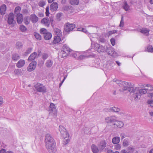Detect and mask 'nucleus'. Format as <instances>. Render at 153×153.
I'll return each mask as SVG.
<instances>
[{
	"label": "nucleus",
	"mask_w": 153,
	"mask_h": 153,
	"mask_svg": "<svg viewBox=\"0 0 153 153\" xmlns=\"http://www.w3.org/2000/svg\"><path fill=\"white\" fill-rule=\"evenodd\" d=\"M146 86L148 87V88H141L140 89L139 87H135L134 89L132 92L131 93L133 97L135 100H138L140 99L141 95L146 94L147 91H152L153 90V86L147 84Z\"/></svg>",
	"instance_id": "1"
},
{
	"label": "nucleus",
	"mask_w": 153,
	"mask_h": 153,
	"mask_svg": "<svg viewBox=\"0 0 153 153\" xmlns=\"http://www.w3.org/2000/svg\"><path fill=\"white\" fill-rule=\"evenodd\" d=\"M45 142L46 148L50 153H55L56 149L53 138L49 134L45 135Z\"/></svg>",
	"instance_id": "2"
},
{
	"label": "nucleus",
	"mask_w": 153,
	"mask_h": 153,
	"mask_svg": "<svg viewBox=\"0 0 153 153\" xmlns=\"http://www.w3.org/2000/svg\"><path fill=\"white\" fill-rule=\"evenodd\" d=\"M117 117L114 116L108 117L105 118V122L108 123H112L114 127L120 128L124 126L121 121L117 120Z\"/></svg>",
	"instance_id": "3"
},
{
	"label": "nucleus",
	"mask_w": 153,
	"mask_h": 153,
	"mask_svg": "<svg viewBox=\"0 0 153 153\" xmlns=\"http://www.w3.org/2000/svg\"><path fill=\"white\" fill-rule=\"evenodd\" d=\"M71 49L66 44H64L62 47V50L60 53V56L61 57L64 58L66 57L69 55H70Z\"/></svg>",
	"instance_id": "4"
},
{
	"label": "nucleus",
	"mask_w": 153,
	"mask_h": 153,
	"mask_svg": "<svg viewBox=\"0 0 153 153\" xmlns=\"http://www.w3.org/2000/svg\"><path fill=\"white\" fill-rule=\"evenodd\" d=\"M116 82L118 85L122 88V91L126 90L129 87L128 83L127 82H123L120 80H117Z\"/></svg>",
	"instance_id": "5"
},
{
	"label": "nucleus",
	"mask_w": 153,
	"mask_h": 153,
	"mask_svg": "<svg viewBox=\"0 0 153 153\" xmlns=\"http://www.w3.org/2000/svg\"><path fill=\"white\" fill-rule=\"evenodd\" d=\"M34 88L38 92L42 93H45L46 92V89L45 87L43 85L39 83H37L35 85Z\"/></svg>",
	"instance_id": "6"
},
{
	"label": "nucleus",
	"mask_w": 153,
	"mask_h": 153,
	"mask_svg": "<svg viewBox=\"0 0 153 153\" xmlns=\"http://www.w3.org/2000/svg\"><path fill=\"white\" fill-rule=\"evenodd\" d=\"M49 111V114L53 117H56L57 114V111L55 104L51 103H50Z\"/></svg>",
	"instance_id": "7"
},
{
	"label": "nucleus",
	"mask_w": 153,
	"mask_h": 153,
	"mask_svg": "<svg viewBox=\"0 0 153 153\" xmlns=\"http://www.w3.org/2000/svg\"><path fill=\"white\" fill-rule=\"evenodd\" d=\"M75 27L74 24L67 23L65 26L64 30L66 32H70L72 31Z\"/></svg>",
	"instance_id": "8"
},
{
	"label": "nucleus",
	"mask_w": 153,
	"mask_h": 153,
	"mask_svg": "<svg viewBox=\"0 0 153 153\" xmlns=\"http://www.w3.org/2000/svg\"><path fill=\"white\" fill-rule=\"evenodd\" d=\"M94 45V49L98 52L100 53L103 52L105 51V47H103L97 43H95Z\"/></svg>",
	"instance_id": "9"
},
{
	"label": "nucleus",
	"mask_w": 153,
	"mask_h": 153,
	"mask_svg": "<svg viewBox=\"0 0 153 153\" xmlns=\"http://www.w3.org/2000/svg\"><path fill=\"white\" fill-rule=\"evenodd\" d=\"M106 52L108 55L115 57L117 56V53L114 51V49L111 47L107 48L106 49Z\"/></svg>",
	"instance_id": "10"
},
{
	"label": "nucleus",
	"mask_w": 153,
	"mask_h": 153,
	"mask_svg": "<svg viewBox=\"0 0 153 153\" xmlns=\"http://www.w3.org/2000/svg\"><path fill=\"white\" fill-rule=\"evenodd\" d=\"M36 65V62L35 61H32L28 66L27 68V71L29 72L33 71L35 69Z\"/></svg>",
	"instance_id": "11"
},
{
	"label": "nucleus",
	"mask_w": 153,
	"mask_h": 153,
	"mask_svg": "<svg viewBox=\"0 0 153 153\" xmlns=\"http://www.w3.org/2000/svg\"><path fill=\"white\" fill-rule=\"evenodd\" d=\"M59 130L63 137H67L69 135L65 128L63 126H59Z\"/></svg>",
	"instance_id": "12"
},
{
	"label": "nucleus",
	"mask_w": 153,
	"mask_h": 153,
	"mask_svg": "<svg viewBox=\"0 0 153 153\" xmlns=\"http://www.w3.org/2000/svg\"><path fill=\"white\" fill-rule=\"evenodd\" d=\"M14 16L13 13H10L8 16V23L9 25L13 24L15 23L14 21Z\"/></svg>",
	"instance_id": "13"
},
{
	"label": "nucleus",
	"mask_w": 153,
	"mask_h": 153,
	"mask_svg": "<svg viewBox=\"0 0 153 153\" xmlns=\"http://www.w3.org/2000/svg\"><path fill=\"white\" fill-rule=\"evenodd\" d=\"M41 23L45 26L48 27L49 26L50 22L48 18H45L42 20Z\"/></svg>",
	"instance_id": "14"
},
{
	"label": "nucleus",
	"mask_w": 153,
	"mask_h": 153,
	"mask_svg": "<svg viewBox=\"0 0 153 153\" xmlns=\"http://www.w3.org/2000/svg\"><path fill=\"white\" fill-rule=\"evenodd\" d=\"M29 19L33 23H36L38 21V17L35 14H32L30 15Z\"/></svg>",
	"instance_id": "15"
},
{
	"label": "nucleus",
	"mask_w": 153,
	"mask_h": 153,
	"mask_svg": "<svg viewBox=\"0 0 153 153\" xmlns=\"http://www.w3.org/2000/svg\"><path fill=\"white\" fill-rule=\"evenodd\" d=\"M58 6V4L56 2H54L51 5L50 10L52 11H55L57 10Z\"/></svg>",
	"instance_id": "16"
},
{
	"label": "nucleus",
	"mask_w": 153,
	"mask_h": 153,
	"mask_svg": "<svg viewBox=\"0 0 153 153\" xmlns=\"http://www.w3.org/2000/svg\"><path fill=\"white\" fill-rule=\"evenodd\" d=\"M25 63L24 60L20 59L16 63V66L18 68H21L24 65Z\"/></svg>",
	"instance_id": "17"
},
{
	"label": "nucleus",
	"mask_w": 153,
	"mask_h": 153,
	"mask_svg": "<svg viewBox=\"0 0 153 153\" xmlns=\"http://www.w3.org/2000/svg\"><path fill=\"white\" fill-rule=\"evenodd\" d=\"M106 142L105 140L101 141L99 145V147L101 150H103L106 146Z\"/></svg>",
	"instance_id": "18"
},
{
	"label": "nucleus",
	"mask_w": 153,
	"mask_h": 153,
	"mask_svg": "<svg viewBox=\"0 0 153 153\" xmlns=\"http://www.w3.org/2000/svg\"><path fill=\"white\" fill-rule=\"evenodd\" d=\"M80 54V53L79 52L75 51H72L71 50V51L70 54V55L74 57L76 59L78 58Z\"/></svg>",
	"instance_id": "19"
},
{
	"label": "nucleus",
	"mask_w": 153,
	"mask_h": 153,
	"mask_svg": "<svg viewBox=\"0 0 153 153\" xmlns=\"http://www.w3.org/2000/svg\"><path fill=\"white\" fill-rule=\"evenodd\" d=\"M120 139L119 137H113L112 140V142L114 144L119 143L120 142Z\"/></svg>",
	"instance_id": "20"
},
{
	"label": "nucleus",
	"mask_w": 153,
	"mask_h": 153,
	"mask_svg": "<svg viewBox=\"0 0 153 153\" xmlns=\"http://www.w3.org/2000/svg\"><path fill=\"white\" fill-rule=\"evenodd\" d=\"M17 23L20 24L23 21V16L22 14H19L17 16Z\"/></svg>",
	"instance_id": "21"
},
{
	"label": "nucleus",
	"mask_w": 153,
	"mask_h": 153,
	"mask_svg": "<svg viewBox=\"0 0 153 153\" xmlns=\"http://www.w3.org/2000/svg\"><path fill=\"white\" fill-rule=\"evenodd\" d=\"M122 6L123 8L126 11H129L131 10L130 6L128 5L127 2L126 1H124L123 2Z\"/></svg>",
	"instance_id": "22"
},
{
	"label": "nucleus",
	"mask_w": 153,
	"mask_h": 153,
	"mask_svg": "<svg viewBox=\"0 0 153 153\" xmlns=\"http://www.w3.org/2000/svg\"><path fill=\"white\" fill-rule=\"evenodd\" d=\"M13 74L19 76L22 75L23 73L21 69H15L13 71Z\"/></svg>",
	"instance_id": "23"
},
{
	"label": "nucleus",
	"mask_w": 153,
	"mask_h": 153,
	"mask_svg": "<svg viewBox=\"0 0 153 153\" xmlns=\"http://www.w3.org/2000/svg\"><path fill=\"white\" fill-rule=\"evenodd\" d=\"M6 6L5 4L1 6L0 7V12L1 15H3L5 13Z\"/></svg>",
	"instance_id": "24"
},
{
	"label": "nucleus",
	"mask_w": 153,
	"mask_h": 153,
	"mask_svg": "<svg viewBox=\"0 0 153 153\" xmlns=\"http://www.w3.org/2000/svg\"><path fill=\"white\" fill-rule=\"evenodd\" d=\"M92 151L93 153H98L99 152V149L94 144H93L91 147Z\"/></svg>",
	"instance_id": "25"
},
{
	"label": "nucleus",
	"mask_w": 153,
	"mask_h": 153,
	"mask_svg": "<svg viewBox=\"0 0 153 153\" xmlns=\"http://www.w3.org/2000/svg\"><path fill=\"white\" fill-rule=\"evenodd\" d=\"M149 30L148 29L146 28L141 29L140 30V32L141 33L146 36H148L149 35Z\"/></svg>",
	"instance_id": "26"
},
{
	"label": "nucleus",
	"mask_w": 153,
	"mask_h": 153,
	"mask_svg": "<svg viewBox=\"0 0 153 153\" xmlns=\"http://www.w3.org/2000/svg\"><path fill=\"white\" fill-rule=\"evenodd\" d=\"M37 53L36 52H34L29 56L28 59V61H31L35 59L37 56Z\"/></svg>",
	"instance_id": "27"
},
{
	"label": "nucleus",
	"mask_w": 153,
	"mask_h": 153,
	"mask_svg": "<svg viewBox=\"0 0 153 153\" xmlns=\"http://www.w3.org/2000/svg\"><path fill=\"white\" fill-rule=\"evenodd\" d=\"M44 38L45 40H48L51 39L52 37L51 33L48 32L44 36Z\"/></svg>",
	"instance_id": "28"
},
{
	"label": "nucleus",
	"mask_w": 153,
	"mask_h": 153,
	"mask_svg": "<svg viewBox=\"0 0 153 153\" xmlns=\"http://www.w3.org/2000/svg\"><path fill=\"white\" fill-rule=\"evenodd\" d=\"M60 41L61 38L60 37V36H57L54 37L53 42L54 44H56L59 43Z\"/></svg>",
	"instance_id": "29"
},
{
	"label": "nucleus",
	"mask_w": 153,
	"mask_h": 153,
	"mask_svg": "<svg viewBox=\"0 0 153 153\" xmlns=\"http://www.w3.org/2000/svg\"><path fill=\"white\" fill-rule=\"evenodd\" d=\"M129 140L127 139H126L123 140L122 142L123 146L124 147H127L129 144Z\"/></svg>",
	"instance_id": "30"
},
{
	"label": "nucleus",
	"mask_w": 153,
	"mask_h": 153,
	"mask_svg": "<svg viewBox=\"0 0 153 153\" xmlns=\"http://www.w3.org/2000/svg\"><path fill=\"white\" fill-rule=\"evenodd\" d=\"M54 32L55 34L57 36H60L61 35V31L57 28H55L54 29Z\"/></svg>",
	"instance_id": "31"
},
{
	"label": "nucleus",
	"mask_w": 153,
	"mask_h": 153,
	"mask_svg": "<svg viewBox=\"0 0 153 153\" xmlns=\"http://www.w3.org/2000/svg\"><path fill=\"white\" fill-rule=\"evenodd\" d=\"M53 64V62L52 60H48L45 63V65L47 67L49 68L52 66Z\"/></svg>",
	"instance_id": "32"
},
{
	"label": "nucleus",
	"mask_w": 153,
	"mask_h": 153,
	"mask_svg": "<svg viewBox=\"0 0 153 153\" xmlns=\"http://www.w3.org/2000/svg\"><path fill=\"white\" fill-rule=\"evenodd\" d=\"M19 56L16 54H13L12 57V59L14 61H17L19 59Z\"/></svg>",
	"instance_id": "33"
},
{
	"label": "nucleus",
	"mask_w": 153,
	"mask_h": 153,
	"mask_svg": "<svg viewBox=\"0 0 153 153\" xmlns=\"http://www.w3.org/2000/svg\"><path fill=\"white\" fill-rule=\"evenodd\" d=\"M79 0H70V3L72 5H77L79 4Z\"/></svg>",
	"instance_id": "34"
},
{
	"label": "nucleus",
	"mask_w": 153,
	"mask_h": 153,
	"mask_svg": "<svg viewBox=\"0 0 153 153\" xmlns=\"http://www.w3.org/2000/svg\"><path fill=\"white\" fill-rule=\"evenodd\" d=\"M80 29L81 30V31H82L83 32H84V33H87V34H88V36L90 37H91V36L92 35H95V34H92L89 33L87 30L85 29V28H81Z\"/></svg>",
	"instance_id": "35"
},
{
	"label": "nucleus",
	"mask_w": 153,
	"mask_h": 153,
	"mask_svg": "<svg viewBox=\"0 0 153 153\" xmlns=\"http://www.w3.org/2000/svg\"><path fill=\"white\" fill-rule=\"evenodd\" d=\"M40 32L41 34H43L44 35H45L46 33L48 32L47 30L45 28H41L40 30Z\"/></svg>",
	"instance_id": "36"
},
{
	"label": "nucleus",
	"mask_w": 153,
	"mask_h": 153,
	"mask_svg": "<svg viewBox=\"0 0 153 153\" xmlns=\"http://www.w3.org/2000/svg\"><path fill=\"white\" fill-rule=\"evenodd\" d=\"M146 51L149 52H152L153 51V48L152 46L149 45L146 49Z\"/></svg>",
	"instance_id": "37"
},
{
	"label": "nucleus",
	"mask_w": 153,
	"mask_h": 153,
	"mask_svg": "<svg viewBox=\"0 0 153 153\" xmlns=\"http://www.w3.org/2000/svg\"><path fill=\"white\" fill-rule=\"evenodd\" d=\"M111 110L115 112H118L120 111V109L119 108L115 107H112Z\"/></svg>",
	"instance_id": "38"
},
{
	"label": "nucleus",
	"mask_w": 153,
	"mask_h": 153,
	"mask_svg": "<svg viewBox=\"0 0 153 153\" xmlns=\"http://www.w3.org/2000/svg\"><path fill=\"white\" fill-rule=\"evenodd\" d=\"M121 145L118 143L117 144H116L114 146V149L116 150H120L121 149Z\"/></svg>",
	"instance_id": "39"
},
{
	"label": "nucleus",
	"mask_w": 153,
	"mask_h": 153,
	"mask_svg": "<svg viewBox=\"0 0 153 153\" xmlns=\"http://www.w3.org/2000/svg\"><path fill=\"white\" fill-rule=\"evenodd\" d=\"M19 28L20 30L22 32L25 31L27 29L26 27L23 25H21Z\"/></svg>",
	"instance_id": "40"
},
{
	"label": "nucleus",
	"mask_w": 153,
	"mask_h": 153,
	"mask_svg": "<svg viewBox=\"0 0 153 153\" xmlns=\"http://www.w3.org/2000/svg\"><path fill=\"white\" fill-rule=\"evenodd\" d=\"M34 35L36 38L38 40H40L41 39V37L39 33H35Z\"/></svg>",
	"instance_id": "41"
},
{
	"label": "nucleus",
	"mask_w": 153,
	"mask_h": 153,
	"mask_svg": "<svg viewBox=\"0 0 153 153\" xmlns=\"http://www.w3.org/2000/svg\"><path fill=\"white\" fill-rule=\"evenodd\" d=\"M22 46V43L20 42H18L16 43V47L17 48H20Z\"/></svg>",
	"instance_id": "42"
},
{
	"label": "nucleus",
	"mask_w": 153,
	"mask_h": 153,
	"mask_svg": "<svg viewBox=\"0 0 153 153\" xmlns=\"http://www.w3.org/2000/svg\"><path fill=\"white\" fill-rule=\"evenodd\" d=\"M69 137V135L67 137L65 138V137H63L64 138V144H66L69 142L70 139Z\"/></svg>",
	"instance_id": "43"
},
{
	"label": "nucleus",
	"mask_w": 153,
	"mask_h": 153,
	"mask_svg": "<svg viewBox=\"0 0 153 153\" xmlns=\"http://www.w3.org/2000/svg\"><path fill=\"white\" fill-rule=\"evenodd\" d=\"M124 20L123 19V17L122 16L121 18V19L120 22V23L119 25V26L121 28L123 27L124 26Z\"/></svg>",
	"instance_id": "44"
},
{
	"label": "nucleus",
	"mask_w": 153,
	"mask_h": 153,
	"mask_svg": "<svg viewBox=\"0 0 153 153\" xmlns=\"http://www.w3.org/2000/svg\"><path fill=\"white\" fill-rule=\"evenodd\" d=\"M147 103L149 106L153 107V100H149L147 101Z\"/></svg>",
	"instance_id": "45"
},
{
	"label": "nucleus",
	"mask_w": 153,
	"mask_h": 153,
	"mask_svg": "<svg viewBox=\"0 0 153 153\" xmlns=\"http://www.w3.org/2000/svg\"><path fill=\"white\" fill-rule=\"evenodd\" d=\"M127 149L128 152H132L134 151V149L132 146H129L127 148Z\"/></svg>",
	"instance_id": "46"
},
{
	"label": "nucleus",
	"mask_w": 153,
	"mask_h": 153,
	"mask_svg": "<svg viewBox=\"0 0 153 153\" xmlns=\"http://www.w3.org/2000/svg\"><path fill=\"white\" fill-rule=\"evenodd\" d=\"M21 10V7H17L15 8V13H19Z\"/></svg>",
	"instance_id": "47"
},
{
	"label": "nucleus",
	"mask_w": 153,
	"mask_h": 153,
	"mask_svg": "<svg viewBox=\"0 0 153 153\" xmlns=\"http://www.w3.org/2000/svg\"><path fill=\"white\" fill-rule=\"evenodd\" d=\"M117 30H113L112 31H110L108 32V34L109 36L115 33H117Z\"/></svg>",
	"instance_id": "48"
},
{
	"label": "nucleus",
	"mask_w": 153,
	"mask_h": 153,
	"mask_svg": "<svg viewBox=\"0 0 153 153\" xmlns=\"http://www.w3.org/2000/svg\"><path fill=\"white\" fill-rule=\"evenodd\" d=\"M62 16V13H59L56 15V19L58 21L60 20V17Z\"/></svg>",
	"instance_id": "49"
},
{
	"label": "nucleus",
	"mask_w": 153,
	"mask_h": 153,
	"mask_svg": "<svg viewBox=\"0 0 153 153\" xmlns=\"http://www.w3.org/2000/svg\"><path fill=\"white\" fill-rule=\"evenodd\" d=\"M45 4V2L42 1H40L39 3V6L41 7H43Z\"/></svg>",
	"instance_id": "50"
},
{
	"label": "nucleus",
	"mask_w": 153,
	"mask_h": 153,
	"mask_svg": "<svg viewBox=\"0 0 153 153\" xmlns=\"http://www.w3.org/2000/svg\"><path fill=\"white\" fill-rule=\"evenodd\" d=\"M49 7H47L46 8V12L45 13L47 16H48L50 14L49 10Z\"/></svg>",
	"instance_id": "51"
},
{
	"label": "nucleus",
	"mask_w": 153,
	"mask_h": 153,
	"mask_svg": "<svg viewBox=\"0 0 153 153\" xmlns=\"http://www.w3.org/2000/svg\"><path fill=\"white\" fill-rule=\"evenodd\" d=\"M110 41L111 42V44L113 46H114V45H115V40L114 39H111L110 40Z\"/></svg>",
	"instance_id": "52"
},
{
	"label": "nucleus",
	"mask_w": 153,
	"mask_h": 153,
	"mask_svg": "<svg viewBox=\"0 0 153 153\" xmlns=\"http://www.w3.org/2000/svg\"><path fill=\"white\" fill-rule=\"evenodd\" d=\"M85 56L82 55L81 53H80V54L79 56V57L78 58V59H82L85 58Z\"/></svg>",
	"instance_id": "53"
},
{
	"label": "nucleus",
	"mask_w": 153,
	"mask_h": 153,
	"mask_svg": "<svg viewBox=\"0 0 153 153\" xmlns=\"http://www.w3.org/2000/svg\"><path fill=\"white\" fill-rule=\"evenodd\" d=\"M32 50V48H29L26 51L25 53H26L27 54H29L31 52Z\"/></svg>",
	"instance_id": "54"
},
{
	"label": "nucleus",
	"mask_w": 153,
	"mask_h": 153,
	"mask_svg": "<svg viewBox=\"0 0 153 153\" xmlns=\"http://www.w3.org/2000/svg\"><path fill=\"white\" fill-rule=\"evenodd\" d=\"M24 22L26 25H28L30 23V21L28 20L27 18L24 19Z\"/></svg>",
	"instance_id": "55"
},
{
	"label": "nucleus",
	"mask_w": 153,
	"mask_h": 153,
	"mask_svg": "<svg viewBox=\"0 0 153 153\" xmlns=\"http://www.w3.org/2000/svg\"><path fill=\"white\" fill-rule=\"evenodd\" d=\"M48 57V55L47 54L44 53L42 55V58L44 59H46Z\"/></svg>",
	"instance_id": "56"
},
{
	"label": "nucleus",
	"mask_w": 153,
	"mask_h": 153,
	"mask_svg": "<svg viewBox=\"0 0 153 153\" xmlns=\"http://www.w3.org/2000/svg\"><path fill=\"white\" fill-rule=\"evenodd\" d=\"M120 137L121 138V139H122L126 137V135L124 133H122L120 134Z\"/></svg>",
	"instance_id": "57"
},
{
	"label": "nucleus",
	"mask_w": 153,
	"mask_h": 153,
	"mask_svg": "<svg viewBox=\"0 0 153 153\" xmlns=\"http://www.w3.org/2000/svg\"><path fill=\"white\" fill-rule=\"evenodd\" d=\"M15 69V66H10L8 68V69L9 70L11 71V70H13Z\"/></svg>",
	"instance_id": "58"
},
{
	"label": "nucleus",
	"mask_w": 153,
	"mask_h": 153,
	"mask_svg": "<svg viewBox=\"0 0 153 153\" xmlns=\"http://www.w3.org/2000/svg\"><path fill=\"white\" fill-rule=\"evenodd\" d=\"M3 103V98L0 96V106L2 105Z\"/></svg>",
	"instance_id": "59"
},
{
	"label": "nucleus",
	"mask_w": 153,
	"mask_h": 153,
	"mask_svg": "<svg viewBox=\"0 0 153 153\" xmlns=\"http://www.w3.org/2000/svg\"><path fill=\"white\" fill-rule=\"evenodd\" d=\"M99 41L101 42H104L105 41V40L103 38H100L99 40Z\"/></svg>",
	"instance_id": "60"
},
{
	"label": "nucleus",
	"mask_w": 153,
	"mask_h": 153,
	"mask_svg": "<svg viewBox=\"0 0 153 153\" xmlns=\"http://www.w3.org/2000/svg\"><path fill=\"white\" fill-rule=\"evenodd\" d=\"M148 96L151 98H153V93H150L148 94Z\"/></svg>",
	"instance_id": "61"
},
{
	"label": "nucleus",
	"mask_w": 153,
	"mask_h": 153,
	"mask_svg": "<svg viewBox=\"0 0 153 153\" xmlns=\"http://www.w3.org/2000/svg\"><path fill=\"white\" fill-rule=\"evenodd\" d=\"M6 150L4 149H2L0 150V153H6Z\"/></svg>",
	"instance_id": "62"
},
{
	"label": "nucleus",
	"mask_w": 153,
	"mask_h": 153,
	"mask_svg": "<svg viewBox=\"0 0 153 153\" xmlns=\"http://www.w3.org/2000/svg\"><path fill=\"white\" fill-rule=\"evenodd\" d=\"M127 151L125 149L122 150L121 152L120 153H127Z\"/></svg>",
	"instance_id": "63"
},
{
	"label": "nucleus",
	"mask_w": 153,
	"mask_h": 153,
	"mask_svg": "<svg viewBox=\"0 0 153 153\" xmlns=\"http://www.w3.org/2000/svg\"><path fill=\"white\" fill-rule=\"evenodd\" d=\"M38 15L39 16L41 17H42L43 16V14L42 13H39Z\"/></svg>",
	"instance_id": "64"
}]
</instances>
